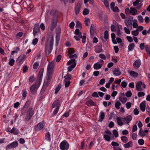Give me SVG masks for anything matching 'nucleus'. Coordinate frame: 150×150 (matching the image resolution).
Returning <instances> with one entry per match:
<instances>
[{
    "label": "nucleus",
    "instance_id": "f257e3e1",
    "mask_svg": "<svg viewBox=\"0 0 150 150\" xmlns=\"http://www.w3.org/2000/svg\"><path fill=\"white\" fill-rule=\"evenodd\" d=\"M52 74H47L46 78L45 79L42 90L46 89L50 84L52 78Z\"/></svg>",
    "mask_w": 150,
    "mask_h": 150
},
{
    "label": "nucleus",
    "instance_id": "f03ea898",
    "mask_svg": "<svg viewBox=\"0 0 150 150\" xmlns=\"http://www.w3.org/2000/svg\"><path fill=\"white\" fill-rule=\"evenodd\" d=\"M54 42L53 35L52 34H49L47 37V39L46 40L45 45L47 44L48 45V44L52 48V47H53Z\"/></svg>",
    "mask_w": 150,
    "mask_h": 150
},
{
    "label": "nucleus",
    "instance_id": "7ed1b4c3",
    "mask_svg": "<svg viewBox=\"0 0 150 150\" xmlns=\"http://www.w3.org/2000/svg\"><path fill=\"white\" fill-rule=\"evenodd\" d=\"M40 85L35 83L32 85L30 88V92L33 95H35L37 93V91L39 86Z\"/></svg>",
    "mask_w": 150,
    "mask_h": 150
},
{
    "label": "nucleus",
    "instance_id": "20e7f679",
    "mask_svg": "<svg viewBox=\"0 0 150 150\" xmlns=\"http://www.w3.org/2000/svg\"><path fill=\"white\" fill-rule=\"evenodd\" d=\"M75 62V60L74 58L72 59L67 62V64L68 65H70L71 64H72L70 66L68 67V71H71L76 66V64Z\"/></svg>",
    "mask_w": 150,
    "mask_h": 150
},
{
    "label": "nucleus",
    "instance_id": "39448f33",
    "mask_svg": "<svg viewBox=\"0 0 150 150\" xmlns=\"http://www.w3.org/2000/svg\"><path fill=\"white\" fill-rule=\"evenodd\" d=\"M34 110L32 108H30L27 112L25 117V120L28 121L34 114Z\"/></svg>",
    "mask_w": 150,
    "mask_h": 150
},
{
    "label": "nucleus",
    "instance_id": "423d86ee",
    "mask_svg": "<svg viewBox=\"0 0 150 150\" xmlns=\"http://www.w3.org/2000/svg\"><path fill=\"white\" fill-rule=\"evenodd\" d=\"M58 21V18H52L51 20V24L50 25V30L52 31L57 25Z\"/></svg>",
    "mask_w": 150,
    "mask_h": 150
},
{
    "label": "nucleus",
    "instance_id": "0eeeda50",
    "mask_svg": "<svg viewBox=\"0 0 150 150\" xmlns=\"http://www.w3.org/2000/svg\"><path fill=\"white\" fill-rule=\"evenodd\" d=\"M60 148L62 150H68L69 148V144L66 141L64 140L60 143Z\"/></svg>",
    "mask_w": 150,
    "mask_h": 150
},
{
    "label": "nucleus",
    "instance_id": "6e6552de",
    "mask_svg": "<svg viewBox=\"0 0 150 150\" xmlns=\"http://www.w3.org/2000/svg\"><path fill=\"white\" fill-rule=\"evenodd\" d=\"M60 34L61 28L59 27H58L56 29V46L58 45L60 40Z\"/></svg>",
    "mask_w": 150,
    "mask_h": 150
},
{
    "label": "nucleus",
    "instance_id": "1a4fd4ad",
    "mask_svg": "<svg viewBox=\"0 0 150 150\" xmlns=\"http://www.w3.org/2000/svg\"><path fill=\"white\" fill-rule=\"evenodd\" d=\"M43 71L44 69L43 68H42L40 69L38 76V79L35 82V83L40 85L41 83L42 80Z\"/></svg>",
    "mask_w": 150,
    "mask_h": 150
},
{
    "label": "nucleus",
    "instance_id": "9d476101",
    "mask_svg": "<svg viewBox=\"0 0 150 150\" xmlns=\"http://www.w3.org/2000/svg\"><path fill=\"white\" fill-rule=\"evenodd\" d=\"M54 66V64L52 62H51L49 63L47 67V74H52Z\"/></svg>",
    "mask_w": 150,
    "mask_h": 150
},
{
    "label": "nucleus",
    "instance_id": "9b49d317",
    "mask_svg": "<svg viewBox=\"0 0 150 150\" xmlns=\"http://www.w3.org/2000/svg\"><path fill=\"white\" fill-rule=\"evenodd\" d=\"M133 20V17L130 16L125 20V23L127 27H132Z\"/></svg>",
    "mask_w": 150,
    "mask_h": 150
},
{
    "label": "nucleus",
    "instance_id": "f8f14e48",
    "mask_svg": "<svg viewBox=\"0 0 150 150\" xmlns=\"http://www.w3.org/2000/svg\"><path fill=\"white\" fill-rule=\"evenodd\" d=\"M18 143L16 141L7 145L6 148V150H10L18 146Z\"/></svg>",
    "mask_w": 150,
    "mask_h": 150
},
{
    "label": "nucleus",
    "instance_id": "ddd939ff",
    "mask_svg": "<svg viewBox=\"0 0 150 150\" xmlns=\"http://www.w3.org/2000/svg\"><path fill=\"white\" fill-rule=\"evenodd\" d=\"M40 32V26L39 24H35V26L33 29V33L34 36L35 37L36 35H38V34Z\"/></svg>",
    "mask_w": 150,
    "mask_h": 150
},
{
    "label": "nucleus",
    "instance_id": "4468645a",
    "mask_svg": "<svg viewBox=\"0 0 150 150\" xmlns=\"http://www.w3.org/2000/svg\"><path fill=\"white\" fill-rule=\"evenodd\" d=\"M81 6V4L79 2L75 6L74 11L76 15H77L79 13L80 10Z\"/></svg>",
    "mask_w": 150,
    "mask_h": 150
},
{
    "label": "nucleus",
    "instance_id": "2eb2a0df",
    "mask_svg": "<svg viewBox=\"0 0 150 150\" xmlns=\"http://www.w3.org/2000/svg\"><path fill=\"white\" fill-rule=\"evenodd\" d=\"M123 121L125 122V124H128L132 120V117L131 115H128L125 118H122Z\"/></svg>",
    "mask_w": 150,
    "mask_h": 150
},
{
    "label": "nucleus",
    "instance_id": "dca6fc26",
    "mask_svg": "<svg viewBox=\"0 0 150 150\" xmlns=\"http://www.w3.org/2000/svg\"><path fill=\"white\" fill-rule=\"evenodd\" d=\"M113 74L115 76H119L121 74V72L120 71L119 68L117 67L114 69L112 70Z\"/></svg>",
    "mask_w": 150,
    "mask_h": 150
},
{
    "label": "nucleus",
    "instance_id": "f3484780",
    "mask_svg": "<svg viewBox=\"0 0 150 150\" xmlns=\"http://www.w3.org/2000/svg\"><path fill=\"white\" fill-rule=\"evenodd\" d=\"M53 47H52L51 48V46L49 47L47 45V44L46 45L45 47V52L46 55H49L50 54L53 49Z\"/></svg>",
    "mask_w": 150,
    "mask_h": 150
},
{
    "label": "nucleus",
    "instance_id": "a211bd4d",
    "mask_svg": "<svg viewBox=\"0 0 150 150\" xmlns=\"http://www.w3.org/2000/svg\"><path fill=\"white\" fill-rule=\"evenodd\" d=\"M50 14L52 16V18H58V13L57 11L55 9L52 10L50 13Z\"/></svg>",
    "mask_w": 150,
    "mask_h": 150
},
{
    "label": "nucleus",
    "instance_id": "6ab92c4d",
    "mask_svg": "<svg viewBox=\"0 0 150 150\" xmlns=\"http://www.w3.org/2000/svg\"><path fill=\"white\" fill-rule=\"evenodd\" d=\"M141 65V61L139 59L136 60L134 63L133 66L134 68H139Z\"/></svg>",
    "mask_w": 150,
    "mask_h": 150
},
{
    "label": "nucleus",
    "instance_id": "aec40b11",
    "mask_svg": "<svg viewBox=\"0 0 150 150\" xmlns=\"http://www.w3.org/2000/svg\"><path fill=\"white\" fill-rule=\"evenodd\" d=\"M44 121L39 123L37 125L36 129L37 130H40L44 126Z\"/></svg>",
    "mask_w": 150,
    "mask_h": 150
},
{
    "label": "nucleus",
    "instance_id": "412c9836",
    "mask_svg": "<svg viewBox=\"0 0 150 150\" xmlns=\"http://www.w3.org/2000/svg\"><path fill=\"white\" fill-rule=\"evenodd\" d=\"M145 101H144L141 103L139 107L141 110L142 111L144 112L145 110Z\"/></svg>",
    "mask_w": 150,
    "mask_h": 150
},
{
    "label": "nucleus",
    "instance_id": "4be33fe9",
    "mask_svg": "<svg viewBox=\"0 0 150 150\" xmlns=\"http://www.w3.org/2000/svg\"><path fill=\"white\" fill-rule=\"evenodd\" d=\"M142 84V81H139L138 82L136 85V88L138 91H140L142 90L141 86Z\"/></svg>",
    "mask_w": 150,
    "mask_h": 150
},
{
    "label": "nucleus",
    "instance_id": "5701e85b",
    "mask_svg": "<svg viewBox=\"0 0 150 150\" xmlns=\"http://www.w3.org/2000/svg\"><path fill=\"white\" fill-rule=\"evenodd\" d=\"M60 105V103L58 100H55L52 105V108H54L55 107H59Z\"/></svg>",
    "mask_w": 150,
    "mask_h": 150
},
{
    "label": "nucleus",
    "instance_id": "b1692460",
    "mask_svg": "<svg viewBox=\"0 0 150 150\" xmlns=\"http://www.w3.org/2000/svg\"><path fill=\"white\" fill-rule=\"evenodd\" d=\"M123 96H121L119 97V99L123 103H124L127 101V99L124 96V93H122Z\"/></svg>",
    "mask_w": 150,
    "mask_h": 150
},
{
    "label": "nucleus",
    "instance_id": "393cba45",
    "mask_svg": "<svg viewBox=\"0 0 150 150\" xmlns=\"http://www.w3.org/2000/svg\"><path fill=\"white\" fill-rule=\"evenodd\" d=\"M137 10L133 7H131L130 8V13H132V15L134 16L137 14Z\"/></svg>",
    "mask_w": 150,
    "mask_h": 150
},
{
    "label": "nucleus",
    "instance_id": "a878e982",
    "mask_svg": "<svg viewBox=\"0 0 150 150\" xmlns=\"http://www.w3.org/2000/svg\"><path fill=\"white\" fill-rule=\"evenodd\" d=\"M122 117H117L116 118V120L118 124L120 126H122L123 125V123L122 121H123V119H122Z\"/></svg>",
    "mask_w": 150,
    "mask_h": 150
},
{
    "label": "nucleus",
    "instance_id": "bb28decb",
    "mask_svg": "<svg viewBox=\"0 0 150 150\" xmlns=\"http://www.w3.org/2000/svg\"><path fill=\"white\" fill-rule=\"evenodd\" d=\"M133 145L132 141H129L128 143L124 144L123 146L125 148H127L132 147Z\"/></svg>",
    "mask_w": 150,
    "mask_h": 150
},
{
    "label": "nucleus",
    "instance_id": "cd10ccee",
    "mask_svg": "<svg viewBox=\"0 0 150 150\" xmlns=\"http://www.w3.org/2000/svg\"><path fill=\"white\" fill-rule=\"evenodd\" d=\"M102 48L100 46H97L96 47L95 51L96 53H99L102 52Z\"/></svg>",
    "mask_w": 150,
    "mask_h": 150
},
{
    "label": "nucleus",
    "instance_id": "c85d7f7f",
    "mask_svg": "<svg viewBox=\"0 0 150 150\" xmlns=\"http://www.w3.org/2000/svg\"><path fill=\"white\" fill-rule=\"evenodd\" d=\"M79 35V37L80 38H82V42L83 43H85L86 42V37L85 35H83V36L82 35L81 33H80Z\"/></svg>",
    "mask_w": 150,
    "mask_h": 150
},
{
    "label": "nucleus",
    "instance_id": "c756f323",
    "mask_svg": "<svg viewBox=\"0 0 150 150\" xmlns=\"http://www.w3.org/2000/svg\"><path fill=\"white\" fill-rule=\"evenodd\" d=\"M102 66V64H99L98 63L95 64L93 66V68L95 69H100Z\"/></svg>",
    "mask_w": 150,
    "mask_h": 150
},
{
    "label": "nucleus",
    "instance_id": "7c9ffc66",
    "mask_svg": "<svg viewBox=\"0 0 150 150\" xmlns=\"http://www.w3.org/2000/svg\"><path fill=\"white\" fill-rule=\"evenodd\" d=\"M71 76L69 74H67L66 76H64V78H65V79L64 80V81L65 82H68V81H70L71 79Z\"/></svg>",
    "mask_w": 150,
    "mask_h": 150
},
{
    "label": "nucleus",
    "instance_id": "2f4dec72",
    "mask_svg": "<svg viewBox=\"0 0 150 150\" xmlns=\"http://www.w3.org/2000/svg\"><path fill=\"white\" fill-rule=\"evenodd\" d=\"M45 138L47 141H50V135L49 132L46 133L45 134Z\"/></svg>",
    "mask_w": 150,
    "mask_h": 150
},
{
    "label": "nucleus",
    "instance_id": "473e14b6",
    "mask_svg": "<svg viewBox=\"0 0 150 150\" xmlns=\"http://www.w3.org/2000/svg\"><path fill=\"white\" fill-rule=\"evenodd\" d=\"M135 46L134 43H132L130 44L128 47V50L129 51H132L134 49Z\"/></svg>",
    "mask_w": 150,
    "mask_h": 150
},
{
    "label": "nucleus",
    "instance_id": "72a5a7b5",
    "mask_svg": "<svg viewBox=\"0 0 150 150\" xmlns=\"http://www.w3.org/2000/svg\"><path fill=\"white\" fill-rule=\"evenodd\" d=\"M86 105L87 106H92L94 105V103L93 100H90L86 102Z\"/></svg>",
    "mask_w": 150,
    "mask_h": 150
},
{
    "label": "nucleus",
    "instance_id": "f704fd0d",
    "mask_svg": "<svg viewBox=\"0 0 150 150\" xmlns=\"http://www.w3.org/2000/svg\"><path fill=\"white\" fill-rule=\"evenodd\" d=\"M121 105V103L119 100L117 101L115 103V107L117 109H120V106Z\"/></svg>",
    "mask_w": 150,
    "mask_h": 150
},
{
    "label": "nucleus",
    "instance_id": "c9c22d12",
    "mask_svg": "<svg viewBox=\"0 0 150 150\" xmlns=\"http://www.w3.org/2000/svg\"><path fill=\"white\" fill-rule=\"evenodd\" d=\"M94 25L93 24H92L91 25L90 33L91 34L93 35L94 33Z\"/></svg>",
    "mask_w": 150,
    "mask_h": 150
},
{
    "label": "nucleus",
    "instance_id": "e433bc0d",
    "mask_svg": "<svg viewBox=\"0 0 150 150\" xmlns=\"http://www.w3.org/2000/svg\"><path fill=\"white\" fill-rule=\"evenodd\" d=\"M14 50H14L12 51L11 52V54L12 55L14 54L15 53H17L20 50L19 48L17 47H15L14 48Z\"/></svg>",
    "mask_w": 150,
    "mask_h": 150
},
{
    "label": "nucleus",
    "instance_id": "4c0bfd02",
    "mask_svg": "<svg viewBox=\"0 0 150 150\" xmlns=\"http://www.w3.org/2000/svg\"><path fill=\"white\" fill-rule=\"evenodd\" d=\"M102 1L103 2L105 5L106 8L108 9H109V3L108 2L107 0H102Z\"/></svg>",
    "mask_w": 150,
    "mask_h": 150
},
{
    "label": "nucleus",
    "instance_id": "58836bf2",
    "mask_svg": "<svg viewBox=\"0 0 150 150\" xmlns=\"http://www.w3.org/2000/svg\"><path fill=\"white\" fill-rule=\"evenodd\" d=\"M105 117V114L104 112H101L99 117L101 119V120H99L101 122L103 119H104Z\"/></svg>",
    "mask_w": 150,
    "mask_h": 150
},
{
    "label": "nucleus",
    "instance_id": "ea45409f",
    "mask_svg": "<svg viewBox=\"0 0 150 150\" xmlns=\"http://www.w3.org/2000/svg\"><path fill=\"white\" fill-rule=\"evenodd\" d=\"M129 74L131 76L133 77H137L138 75V74L137 73L133 71H130Z\"/></svg>",
    "mask_w": 150,
    "mask_h": 150
},
{
    "label": "nucleus",
    "instance_id": "a19ab883",
    "mask_svg": "<svg viewBox=\"0 0 150 150\" xmlns=\"http://www.w3.org/2000/svg\"><path fill=\"white\" fill-rule=\"evenodd\" d=\"M121 139L123 142L124 143H126L128 141L127 138L125 136H122L121 137Z\"/></svg>",
    "mask_w": 150,
    "mask_h": 150
},
{
    "label": "nucleus",
    "instance_id": "79ce46f5",
    "mask_svg": "<svg viewBox=\"0 0 150 150\" xmlns=\"http://www.w3.org/2000/svg\"><path fill=\"white\" fill-rule=\"evenodd\" d=\"M12 131L14 134L17 135L18 133V130L16 128L13 127L12 129Z\"/></svg>",
    "mask_w": 150,
    "mask_h": 150
},
{
    "label": "nucleus",
    "instance_id": "37998d69",
    "mask_svg": "<svg viewBox=\"0 0 150 150\" xmlns=\"http://www.w3.org/2000/svg\"><path fill=\"white\" fill-rule=\"evenodd\" d=\"M89 13V10L86 8H85L83 11V15H86L88 14Z\"/></svg>",
    "mask_w": 150,
    "mask_h": 150
},
{
    "label": "nucleus",
    "instance_id": "c03bdc74",
    "mask_svg": "<svg viewBox=\"0 0 150 150\" xmlns=\"http://www.w3.org/2000/svg\"><path fill=\"white\" fill-rule=\"evenodd\" d=\"M61 88V84H59L56 87V88H55V91H54V93L55 94H57V93L59 91V90H60Z\"/></svg>",
    "mask_w": 150,
    "mask_h": 150
},
{
    "label": "nucleus",
    "instance_id": "a18cd8bd",
    "mask_svg": "<svg viewBox=\"0 0 150 150\" xmlns=\"http://www.w3.org/2000/svg\"><path fill=\"white\" fill-rule=\"evenodd\" d=\"M104 35V38L105 40V41H106L109 37L108 33L107 30H106L105 31Z\"/></svg>",
    "mask_w": 150,
    "mask_h": 150
},
{
    "label": "nucleus",
    "instance_id": "49530a36",
    "mask_svg": "<svg viewBox=\"0 0 150 150\" xmlns=\"http://www.w3.org/2000/svg\"><path fill=\"white\" fill-rule=\"evenodd\" d=\"M139 134L142 137L144 136L145 135V134L144 133V131L141 128L139 130Z\"/></svg>",
    "mask_w": 150,
    "mask_h": 150
},
{
    "label": "nucleus",
    "instance_id": "de8ad7c7",
    "mask_svg": "<svg viewBox=\"0 0 150 150\" xmlns=\"http://www.w3.org/2000/svg\"><path fill=\"white\" fill-rule=\"evenodd\" d=\"M30 101L29 100H27L26 103H25V105H24V108H27L30 106Z\"/></svg>",
    "mask_w": 150,
    "mask_h": 150
},
{
    "label": "nucleus",
    "instance_id": "09e8293b",
    "mask_svg": "<svg viewBox=\"0 0 150 150\" xmlns=\"http://www.w3.org/2000/svg\"><path fill=\"white\" fill-rule=\"evenodd\" d=\"M68 52L69 53L68 55H71L74 53V51L73 49L71 48L69 49Z\"/></svg>",
    "mask_w": 150,
    "mask_h": 150
},
{
    "label": "nucleus",
    "instance_id": "8fccbe9b",
    "mask_svg": "<svg viewBox=\"0 0 150 150\" xmlns=\"http://www.w3.org/2000/svg\"><path fill=\"white\" fill-rule=\"evenodd\" d=\"M132 34L135 36H137L139 34V32L138 29H136L135 30H133L132 32Z\"/></svg>",
    "mask_w": 150,
    "mask_h": 150
},
{
    "label": "nucleus",
    "instance_id": "3c124183",
    "mask_svg": "<svg viewBox=\"0 0 150 150\" xmlns=\"http://www.w3.org/2000/svg\"><path fill=\"white\" fill-rule=\"evenodd\" d=\"M85 25L86 26H88V23H90V20L88 18H85Z\"/></svg>",
    "mask_w": 150,
    "mask_h": 150
},
{
    "label": "nucleus",
    "instance_id": "603ef678",
    "mask_svg": "<svg viewBox=\"0 0 150 150\" xmlns=\"http://www.w3.org/2000/svg\"><path fill=\"white\" fill-rule=\"evenodd\" d=\"M76 27L80 28H81L82 26L81 23L78 21L76 22Z\"/></svg>",
    "mask_w": 150,
    "mask_h": 150
},
{
    "label": "nucleus",
    "instance_id": "864d4df0",
    "mask_svg": "<svg viewBox=\"0 0 150 150\" xmlns=\"http://www.w3.org/2000/svg\"><path fill=\"white\" fill-rule=\"evenodd\" d=\"M39 65V64L37 62H35L33 66V68L35 69H37Z\"/></svg>",
    "mask_w": 150,
    "mask_h": 150
},
{
    "label": "nucleus",
    "instance_id": "5fc2aeb1",
    "mask_svg": "<svg viewBox=\"0 0 150 150\" xmlns=\"http://www.w3.org/2000/svg\"><path fill=\"white\" fill-rule=\"evenodd\" d=\"M138 19L140 23H143L144 21V19L141 16H139L138 17Z\"/></svg>",
    "mask_w": 150,
    "mask_h": 150
},
{
    "label": "nucleus",
    "instance_id": "6e6d98bb",
    "mask_svg": "<svg viewBox=\"0 0 150 150\" xmlns=\"http://www.w3.org/2000/svg\"><path fill=\"white\" fill-rule=\"evenodd\" d=\"M113 134L115 136V137H117L118 135V133L117 131L115 130L114 129L113 131Z\"/></svg>",
    "mask_w": 150,
    "mask_h": 150
},
{
    "label": "nucleus",
    "instance_id": "4d7b16f0",
    "mask_svg": "<svg viewBox=\"0 0 150 150\" xmlns=\"http://www.w3.org/2000/svg\"><path fill=\"white\" fill-rule=\"evenodd\" d=\"M138 143L140 145H143L144 143V141L142 139H140L138 140Z\"/></svg>",
    "mask_w": 150,
    "mask_h": 150
},
{
    "label": "nucleus",
    "instance_id": "13d9d810",
    "mask_svg": "<svg viewBox=\"0 0 150 150\" xmlns=\"http://www.w3.org/2000/svg\"><path fill=\"white\" fill-rule=\"evenodd\" d=\"M140 0H136L133 3V5L134 6H136L139 5L140 2Z\"/></svg>",
    "mask_w": 150,
    "mask_h": 150
},
{
    "label": "nucleus",
    "instance_id": "bf43d9fd",
    "mask_svg": "<svg viewBox=\"0 0 150 150\" xmlns=\"http://www.w3.org/2000/svg\"><path fill=\"white\" fill-rule=\"evenodd\" d=\"M24 60L21 58L19 59V57L17 59V61L18 62L19 65H21L24 61Z\"/></svg>",
    "mask_w": 150,
    "mask_h": 150
},
{
    "label": "nucleus",
    "instance_id": "052dcab7",
    "mask_svg": "<svg viewBox=\"0 0 150 150\" xmlns=\"http://www.w3.org/2000/svg\"><path fill=\"white\" fill-rule=\"evenodd\" d=\"M15 61L13 59H11L9 61V64L11 66H12L14 65Z\"/></svg>",
    "mask_w": 150,
    "mask_h": 150
},
{
    "label": "nucleus",
    "instance_id": "680f3d73",
    "mask_svg": "<svg viewBox=\"0 0 150 150\" xmlns=\"http://www.w3.org/2000/svg\"><path fill=\"white\" fill-rule=\"evenodd\" d=\"M105 139L108 141H109L110 140V138L108 135H104V136Z\"/></svg>",
    "mask_w": 150,
    "mask_h": 150
},
{
    "label": "nucleus",
    "instance_id": "e2e57ef3",
    "mask_svg": "<svg viewBox=\"0 0 150 150\" xmlns=\"http://www.w3.org/2000/svg\"><path fill=\"white\" fill-rule=\"evenodd\" d=\"M125 95L127 97H129L131 96L132 93L130 91H128L127 93H126Z\"/></svg>",
    "mask_w": 150,
    "mask_h": 150
},
{
    "label": "nucleus",
    "instance_id": "0e129e2a",
    "mask_svg": "<svg viewBox=\"0 0 150 150\" xmlns=\"http://www.w3.org/2000/svg\"><path fill=\"white\" fill-rule=\"evenodd\" d=\"M38 41V39L37 38H35L33 40L32 43L34 45L37 44Z\"/></svg>",
    "mask_w": 150,
    "mask_h": 150
},
{
    "label": "nucleus",
    "instance_id": "69168bd1",
    "mask_svg": "<svg viewBox=\"0 0 150 150\" xmlns=\"http://www.w3.org/2000/svg\"><path fill=\"white\" fill-rule=\"evenodd\" d=\"M111 145L113 146H119V144L117 142H112L111 143Z\"/></svg>",
    "mask_w": 150,
    "mask_h": 150
},
{
    "label": "nucleus",
    "instance_id": "338daca9",
    "mask_svg": "<svg viewBox=\"0 0 150 150\" xmlns=\"http://www.w3.org/2000/svg\"><path fill=\"white\" fill-rule=\"evenodd\" d=\"M145 95L144 93L143 92H139L138 93V96L139 97L144 96Z\"/></svg>",
    "mask_w": 150,
    "mask_h": 150
},
{
    "label": "nucleus",
    "instance_id": "774afa93",
    "mask_svg": "<svg viewBox=\"0 0 150 150\" xmlns=\"http://www.w3.org/2000/svg\"><path fill=\"white\" fill-rule=\"evenodd\" d=\"M105 79L104 78L102 79L100 81L99 84L100 85H103L105 83Z\"/></svg>",
    "mask_w": 150,
    "mask_h": 150
}]
</instances>
